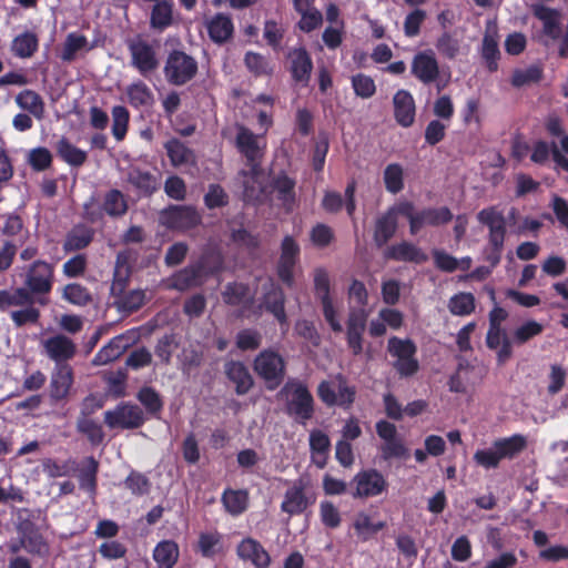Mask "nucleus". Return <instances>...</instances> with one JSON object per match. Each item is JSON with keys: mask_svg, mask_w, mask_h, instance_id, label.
Instances as JSON below:
<instances>
[{"mask_svg": "<svg viewBox=\"0 0 568 568\" xmlns=\"http://www.w3.org/2000/svg\"><path fill=\"white\" fill-rule=\"evenodd\" d=\"M314 291L317 298L326 300L331 297V281L328 272L324 267H316L314 270Z\"/></svg>", "mask_w": 568, "mask_h": 568, "instance_id": "338daca9", "label": "nucleus"}, {"mask_svg": "<svg viewBox=\"0 0 568 568\" xmlns=\"http://www.w3.org/2000/svg\"><path fill=\"white\" fill-rule=\"evenodd\" d=\"M173 0H163L154 3L150 14V27L152 30L163 32L173 24Z\"/></svg>", "mask_w": 568, "mask_h": 568, "instance_id": "a878e982", "label": "nucleus"}, {"mask_svg": "<svg viewBox=\"0 0 568 568\" xmlns=\"http://www.w3.org/2000/svg\"><path fill=\"white\" fill-rule=\"evenodd\" d=\"M375 429L378 437L383 440V444L379 447L383 460L403 458L406 456L407 448L398 436L395 424L381 419L375 424Z\"/></svg>", "mask_w": 568, "mask_h": 568, "instance_id": "9b49d317", "label": "nucleus"}, {"mask_svg": "<svg viewBox=\"0 0 568 568\" xmlns=\"http://www.w3.org/2000/svg\"><path fill=\"white\" fill-rule=\"evenodd\" d=\"M28 162L32 170L42 172L51 166L52 154L47 148L38 146L30 151Z\"/></svg>", "mask_w": 568, "mask_h": 568, "instance_id": "0e129e2a", "label": "nucleus"}, {"mask_svg": "<svg viewBox=\"0 0 568 568\" xmlns=\"http://www.w3.org/2000/svg\"><path fill=\"white\" fill-rule=\"evenodd\" d=\"M136 398L151 416L156 417L163 409V400L153 387L143 386L138 392Z\"/></svg>", "mask_w": 568, "mask_h": 568, "instance_id": "49530a36", "label": "nucleus"}, {"mask_svg": "<svg viewBox=\"0 0 568 568\" xmlns=\"http://www.w3.org/2000/svg\"><path fill=\"white\" fill-rule=\"evenodd\" d=\"M59 158L71 166H81L85 163V151L73 145L67 138H61L55 145Z\"/></svg>", "mask_w": 568, "mask_h": 568, "instance_id": "58836bf2", "label": "nucleus"}, {"mask_svg": "<svg viewBox=\"0 0 568 568\" xmlns=\"http://www.w3.org/2000/svg\"><path fill=\"white\" fill-rule=\"evenodd\" d=\"M534 16L544 24V33L552 39L559 37L560 24L558 10L546 7L544 4H535L532 7Z\"/></svg>", "mask_w": 568, "mask_h": 568, "instance_id": "72a5a7b5", "label": "nucleus"}, {"mask_svg": "<svg viewBox=\"0 0 568 568\" xmlns=\"http://www.w3.org/2000/svg\"><path fill=\"white\" fill-rule=\"evenodd\" d=\"M394 116L403 128H409L415 121V101L406 90H399L393 98Z\"/></svg>", "mask_w": 568, "mask_h": 568, "instance_id": "412c9836", "label": "nucleus"}, {"mask_svg": "<svg viewBox=\"0 0 568 568\" xmlns=\"http://www.w3.org/2000/svg\"><path fill=\"white\" fill-rule=\"evenodd\" d=\"M250 288L243 283H229L222 292L223 302L230 306L241 305L248 296Z\"/></svg>", "mask_w": 568, "mask_h": 568, "instance_id": "6e6d98bb", "label": "nucleus"}, {"mask_svg": "<svg viewBox=\"0 0 568 568\" xmlns=\"http://www.w3.org/2000/svg\"><path fill=\"white\" fill-rule=\"evenodd\" d=\"M128 347V338L124 335L114 336L94 355L92 363L97 366L106 365L118 359Z\"/></svg>", "mask_w": 568, "mask_h": 568, "instance_id": "c756f323", "label": "nucleus"}, {"mask_svg": "<svg viewBox=\"0 0 568 568\" xmlns=\"http://www.w3.org/2000/svg\"><path fill=\"white\" fill-rule=\"evenodd\" d=\"M163 71H197V63L184 51L173 50L168 57Z\"/></svg>", "mask_w": 568, "mask_h": 568, "instance_id": "de8ad7c7", "label": "nucleus"}, {"mask_svg": "<svg viewBox=\"0 0 568 568\" xmlns=\"http://www.w3.org/2000/svg\"><path fill=\"white\" fill-rule=\"evenodd\" d=\"M17 103L24 110H28L37 118H41L43 113V102L40 95L33 91L24 90L17 97Z\"/></svg>", "mask_w": 568, "mask_h": 568, "instance_id": "bf43d9fd", "label": "nucleus"}, {"mask_svg": "<svg viewBox=\"0 0 568 568\" xmlns=\"http://www.w3.org/2000/svg\"><path fill=\"white\" fill-rule=\"evenodd\" d=\"M206 29L210 39L214 43H225L234 32V24L231 17L226 13H216L207 23Z\"/></svg>", "mask_w": 568, "mask_h": 568, "instance_id": "5701e85b", "label": "nucleus"}, {"mask_svg": "<svg viewBox=\"0 0 568 568\" xmlns=\"http://www.w3.org/2000/svg\"><path fill=\"white\" fill-rule=\"evenodd\" d=\"M85 465L79 470L80 487L88 493H95L99 463L93 456L84 460Z\"/></svg>", "mask_w": 568, "mask_h": 568, "instance_id": "c03bdc74", "label": "nucleus"}, {"mask_svg": "<svg viewBox=\"0 0 568 568\" xmlns=\"http://www.w3.org/2000/svg\"><path fill=\"white\" fill-rule=\"evenodd\" d=\"M239 152L246 159L252 174L258 173L262 153L257 143V136L247 128L240 125L235 139Z\"/></svg>", "mask_w": 568, "mask_h": 568, "instance_id": "2eb2a0df", "label": "nucleus"}, {"mask_svg": "<svg viewBox=\"0 0 568 568\" xmlns=\"http://www.w3.org/2000/svg\"><path fill=\"white\" fill-rule=\"evenodd\" d=\"M255 373L265 382L267 389L277 388L285 377L284 358L272 349L262 351L253 362Z\"/></svg>", "mask_w": 568, "mask_h": 568, "instance_id": "0eeeda50", "label": "nucleus"}, {"mask_svg": "<svg viewBox=\"0 0 568 568\" xmlns=\"http://www.w3.org/2000/svg\"><path fill=\"white\" fill-rule=\"evenodd\" d=\"M47 356L54 362V366L69 365L68 361L77 354L75 343L63 334H57L43 342Z\"/></svg>", "mask_w": 568, "mask_h": 568, "instance_id": "dca6fc26", "label": "nucleus"}, {"mask_svg": "<svg viewBox=\"0 0 568 568\" xmlns=\"http://www.w3.org/2000/svg\"><path fill=\"white\" fill-rule=\"evenodd\" d=\"M308 507V501L302 486H293L285 491L281 510L290 516L301 515Z\"/></svg>", "mask_w": 568, "mask_h": 568, "instance_id": "2f4dec72", "label": "nucleus"}, {"mask_svg": "<svg viewBox=\"0 0 568 568\" xmlns=\"http://www.w3.org/2000/svg\"><path fill=\"white\" fill-rule=\"evenodd\" d=\"M197 551L204 558H214L223 552V537L219 531L201 532L197 540Z\"/></svg>", "mask_w": 568, "mask_h": 568, "instance_id": "ea45409f", "label": "nucleus"}, {"mask_svg": "<svg viewBox=\"0 0 568 568\" xmlns=\"http://www.w3.org/2000/svg\"><path fill=\"white\" fill-rule=\"evenodd\" d=\"M131 271L130 266L121 261V255L116 258V264L113 273V281L111 284V294L115 297H120L125 292L129 283Z\"/></svg>", "mask_w": 568, "mask_h": 568, "instance_id": "8fccbe9b", "label": "nucleus"}, {"mask_svg": "<svg viewBox=\"0 0 568 568\" xmlns=\"http://www.w3.org/2000/svg\"><path fill=\"white\" fill-rule=\"evenodd\" d=\"M21 545L31 555H40L47 548V544L39 529L32 521H24L18 527Z\"/></svg>", "mask_w": 568, "mask_h": 568, "instance_id": "393cba45", "label": "nucleus"}, {"mask_svg": "<svg viewBox=\"0 0 568 568\" xmlns=\"http://www.w3.org/2000/svg\"><path fill=\"white\" fill-rule=\"evenodd\" d=\"M295 180L290 178L285 172L277 174L271 183L273 191L276 193L277 200L287 207L292 206L295 202Z\"/></svg>", "mask_w": 568, "mask_h": 568, "instance_id": "c9c22d12", "label": "nucleus"}, {"mask_svg": "<svg viewBox=\"0 0 568 568\" xmlns=\"http://www.w3.org/2000/svg\"><path fill=\"white\" fill-rule=\"evenodd\" d=\"M94 237V231L83 224L75 225L68 232L63 250L65 252H75L85 248L91 244Z\"/></svg>", "mask_w": 568, "mask_h": 568, "instance_id": "7c9ffc66", "label": "nucleus"}, {"mask_svg": "<svg viewBox=\"0 0 568 568\" xmlns=\"http://www.w3.org/2000/svg\"><path fill=\"white\" fill-rule=\"evenodd\" d=\"M291 71H312V59L305 48H294L288 52Z\"/></svg>", "mask_w": 568, "mask_h": 568, "instance_id": "774afa93", "label": "nucleus"}, {"mask_svg": "<svg viewBox=\"0 0 568 568\" xmlns=\"http://www.w3.org/2000/svg\"><path fill=\"white\" fill-rule=\"evenodd\" d=\"M129 182L143 195H151L158 190L156 178L150 172L139 169L129 173Z\"/></svg>", "mask_w": 568, "mask_h": 568, "instance_id": "a18cd8bd", "label": "nucleus"}, {"mask_svg": "<svg viewBox=\"0 0 568 568\" xmlns=\"http://www.w3.org/2000/svg\"><path fill=\"white\" fill-rule=\"evenodd\" d=\"M301 247L295 239L285 235L281 243L280 257L276 263V275L288 288L295 284L294 271L300 262Z\"/></svg>", "mask_w": 568, "mask_h": 568, "instance_id": "1a4fd4ad", "label": "nucleus"}, {"mask_svg": "<svg viewBox=\"0 0 568 568\" xmlns=\"http://www.w3.org/2000/svg\"><path fill=\"white\" fill-rule=\"evenodd\" d=\"M75 427L77 432L85 436L92 446H99L103 443L105 434L102 425L90 418L84 410L78 417Z\"/></svg>", "mask_w": 568, "mask_h": 568, "instance_id": "473e14b6", "label": "nucleus"}, {"mask_svg": "<svg viewBox=\"0 0 568 568\" xmlns=\"http://www.w3.org/2000/svg\"><path fill=\"white\" fill-rule=\"evenodd\" d=\"M103 211L111 217H121L128 212V202L120 190L108 191L103 199Z\"/></svg>", "mask_w": 568, "mask_h": 568, "instance_id": "a19ab883", "label": "nucleus"}, {"mask_svg": "<svg viewBox=\"0 0 568 568\" xmlns=\"http://www.w3.org/2000/svg\"><path fill=\"white\" fill-rule=\"evenodd\" d=\"M262 344V335L256 329L244 328L236 334V347L242 352L255 351Z\"/></svg>", "mask_w": 568, "mask_h": 568, "instance_id": "680f3d73", "label": "nucleus"}, {"mask_svg": "<svg viewBox=\"0 0 568 568\" xmlns=\"http://www.w3.org/2000/svg\"><path fill=\"white\" fill-rule=\"evenodd\" d=\"M387 352L395 358L393 368L400 377H412L419 371V362L416 357L417 346L410 338L389 337Z\"/></svg>", "mask_w": 568, "mask_h": 568, "instance_id": "423d86ee", "label": "nucleus"}, {"mask_svg": "<svg viewBox=\"0 0 568 568\" xmlns=\"http://www.w3.org/2000/svg\"><path fill=\"white\" fill-rule=\"evenodd\" d=\"M202 221L192 206L171 205L160 214V222L170 230L186 231L196 227Z\"/></svg>", "mask_w": 568, "mask_h": 568, "instance_id": "f8f14e48", "label": "nucleus"}, {"mask_svg": "<svg viewBox=\"0 0 568 568\" xmlns=\"http://www.w3.org/2000/svg\"><path fill=\"white\" fill-rule=\"evenodd\" d=\"M353 498L366 499L382 495L387 490L388 483L381 471L375 468L358 471L351 480Z\"/></svg>", "mask_w": 568, "mask_h": 568, "instance_id": "9d476101", "label": "nucleus"}, {"mask_svg": "<svg viewBox=\"0 0 568 568\" xmlns=\"http://www.w3.org/2000/svg\"><path fill=\"white\" fill-rule=\"evenodd\" d=\"M43 468L47 475L51 478L70 476L78 470V463L73 458H69L64 462H58L55 459H47L43 463Z\"/></svg>", "mask_w": 568, "mask_h": 568, "instance_id": "5fc2aeb1", "label": "nucleus"}, {"mask_svg": "<svg viewBox=\"0 0 568 568\" xmlns=\"http://www.w3.org/2000/svg\"><path fill=\"white\" fill-rule=\"evenodd\" d=\"M284 412L295 423L305 426L315 414V400L307 385L297 379L287 381L278 392Z\"/></svg>", "mask_w": 568, "mask_h": 568, "instance_id": "f03ea898", "label": "nucleus"}, {"mask_svg": "<svg viewBox=\"0 0 568 568\" xmlns=\"http://www.w3.org/2000/svg\"><path fill=\"white\" fill-rule=\"evenodd\" d=\"M74 384V372L71 365L54 366L49 384V398L51 404H65L71 395Z\"/></svg>", "mask_w": 568, "mask_h": 568, "instance_id": "ddd939ff", "label": "nucleus"}, {"mask_svg": "<svg viewBox=\"0 0 568 568\" xmlns=\"http://www.w3.org/2000/svg\"><path fill=\"white\" fill-rule=\"evenodd\" d=\"M236 555L243 561H250L255 568H268L271 565L267 550L252 537H246L239 542Z\"/></svg>", "mask_w": 568, "mask_h": 568, "instance_id": "a211bd4d", "label": "nucleus"}, {"mask_svg": "<svg viewBox=\"0 0 568 568\" xmlns=\"http://www.w3.org/2000/svg\"><path fill=\"white\" fill-rule=\"evenodd\" d=\"M124 487L135 496L149 494L151 488L150 479L142 473L131 470L123 481Z\"/></svg>", "mask_w": 568, "mask_h": 568, "instance_id": "13d9d810", "label": "nucleus"}, {"mask_svg": "<svg viewBox=\"0 0 568 568\" xmlns=\"http://www.w3.org/2000/svg\"><path fill=\"white\" fill-rule=\"evenodd\" d=\"M399 203L388 207L379 215L374 225L373 241L376 247H384L396 234L398 229Z\"/></svg>", "mask_w": 568, "mask_h": 568, "instance_id": "4468645a", "label": "nucleus"}, {"mask_svg": "<svg viewBox=\"0 0 568 568\" xmlns=\"http://www.w3.org/2000/svg\"><path fill=\"white\" fill-rule=\"evenodd\" d=\"M166 155L173 166H181L194 161V152L184 142L171 138L164 143Z\"/></svg>", "mask_w": 568, "mask_h": 568, "instance_id": "f704fd0d", "label": "nucleus"}, {"mask_svg": "<svg viewBox=\"0 0 568 568\" xmlns=\"http://www.w3.org/2000/svg\"><path fill=\"white\" fill-rule=\"evenodd\" d=\"M62 297L77 306H87L92 302L90 291L79 283L67 284L63 288Z\"/></svg>", "mask_w": 568, "mask_h": 568, "instance_id": "603ef678", "label": "nucleus"}, {"mask_svg": "<svg viewBox=\"0 0 568 568\" xmlns=\"http://www.w3.org/2000/svg\"><path fill=\"white\" fill-rule=\"evenodd\" d=\"M338 386H337V403L336 406L343 408L344 410L349 409L355 399H356V387L353 385H348L346 378L343 375L337 376Z\"/></svg>", "mask_w": 568, "mask_h": 568, "instance_id": "052dcab7", "label": "nucleus"}, {"mask_svg": "<svg viewBox=\"0 0 568 568\" xmlns=\"http://www.w3.org/2000/svg\"><path fill=\"white\" fill-rule=\"evenodd\" d=\"M38 38L34 33L24 32L12 41V52L20 58L31 57L38 49Z\"/></svg>", "mask_w": 568, "mask_h": 568, "instance_id": "09e8293b", "label": "nucleus"}, {"mask_svg": "<svg viewBox=\"0 0 568 568\" xmlns=\"http://www.w3.org/2000/svg\"><path fill=\"white\" fill-rule=\"evenodd\" d=\"M477 221L488 229L487 241L505 242L507 223L501 211L497 206H489L477 213Z\"/></svg>", "mask_w": 568, "mask_h": 568, "instance_id": "f3484780", "label": "nucleus"}, {"mask_svg": "<svg viewBox=\"0 0 568 568\" xmlns=\"http://www.w3.org/2000/svg\"><path fill=\"white\" fill-rule=\"evenodd\" d=\"M320 517L322 524L329 529H335L339 527L342 523V517L337 507L329 500L321 501Z\"/></svg>", "mask_w": 568, "mask_h": 568, "instance_id": "e2e57ef3", "label": "nucleus"}, {"mask_svg": "<svg viewBox=\"0 0 568 568\" xmlns=\"http://www.w3.org/2000/svg\"><path fill=\"white\" fill-rule=\"evenodd\" d=\"M398 209L400 216L408 220L412 235H416L424 226H439L453 220V213L447 206L425 207L416 211L413 202L403 201L399 202Z\"/></svg>", "mask_w": 568, "mask_h": 568, "instance_id": "20e7f679", "label": "nucleus"}, {"mask_svg": "<svg viewBox=\"0 0 568 568\" xmlns=\"http://www.w3.org/2000/svg\"><path fill=\"white\" fill-rule=\"evenodd\" d=\"M145 420L142 408L131 403H120L113 409L104 412V423L111 429H136Z\"/></svg>", "mask_w": 568, "mask_h": 568, "instance_id": "6e6552de", "label": "nucleus"}, {"mask_svg": "<svg viewBox=\"0 0 568 568\" xmlns=\"http://www.w3.org/2000/svg\"><path fill=\"white\" fill-rule=\"evenodd\" d=\"M126 94L130 105L135 109L151 106L154 101L152 91L143 82L131 84L126 90Z\"/></svg>", "mask_w": 568, "mask_h": 568, "instance_id": "79ce46f5", "label": "nucleus"}, {"mask_svg": "<svg viewBox=\"0 0 568 568\" xmlns=\"http://www.w3.org/2000/svg\"><path fill=\"white\" fill-rule=\"evenodd\" d=\"M204 204L209 210L226 206L229 195L220 184H210L204 195Z\"/></svg>", "mask_w": 568, "mask_h": 568, "instance_id": "69168bd1", "label": "nucleus"}, {"mask_svg": "<svg viewBox=\"0 0 568 568\" xmlns=\"http://www.w3.org/2000/svg\"><path fill=\"white\" fill-rule=\"evenodd\" d=\"M130 114L125 106L115 105L112 109V134L116 141H122L125 138Z\"/></svg>", "mask_w": 568, "mask_h": 568, "instance_id": "4d7b16f0", "label": "nucleus"}, {"mask_svg": "<svg viewBox=\"0 0 568 568\" xmlns=\"http://www.w3.org/2000/svg\"><path fill=\"white\" fill-rule=\"evenodd\" d=\"M223 264V255L219 250L215 248L204 250L200 258L194 263L195 266H199V271L204 278L222 272Z\"/></svg>", "mask_w": 568, "mask_h": 568, "instance_id": "e433bc0d", "label": "nucleus"}, {"mask_svg": "<svg viewBox=\"0 0 568 568\" xmlns=\"http://www.w3.org/2000/svg\"><path fill=\"white\" fill-rule=\"evenodd\" d=\"M386 527V521H373L372 516L365 511L356 514L353 528L357 539L362 542L371 540L375 535Z\"/></svg>", "mask_w": 568, "mask_h": 568, "instance_id": "c85d7f7f", "label": "nucleus"}, {"mask_svg": "<svg viewBox=\"0 0 568 568\" xmlns=\"http://www.w3.org/2000/svg\"><path fill=\"white\" fill-rule=\"evenodd\" d=\"M526 445L527 440L520 434L499 438L490 448L476 450L474 462L486 469L497 468L501 459H513L525 449Z\"/></svg>", "mask_w": 568, "mask_h": 568, "instance_id": "7ed1b4c3", "label": "nucleus"}, {"mask_svg": "<svg viewBox=\"0 0 568 568\" xmlns=\"http://www.w3.org/2000/svg\"><path fill=\"white\" fill-rule=\"evenodd\" d=\"M180 556L179 546L174 540H162L153 550V559L160 568H173Z\"/></svg>", "mask_w": 568, "mask_h": 568, "instance_id": "4c0bfd02", "label": "nucleus"}, {"mask_svg": "<svg viewBox=\"0 0 568 568\" xmlns=\"http://www.w3.org/2000/svg\"><path fill=\"white\" fill-rule=\"evenodd\" d=\"M224 373L227 379L235 385V393L239 396L246 395L254 386V379L248 368L240 361L226 362Z\"/></svg>", "mask_w": 568, "mask_h": 568, "instance_id": "aec40b11", "label": "nucleus"}, {"mask_svg": "<svg viewBox=\"0 0 568 568\" xmlns=\"http://www.w3.org/2000/svg\"><path fill=\"white\" fill-rule=\"evenodd\" d=\"M348 297L358 305L357 308H351L346 321V343L354 356L363 353L364 333L367 327L368 311L365 306L368 304V292L362 281L353 280L348 287Z\"/></svg>", "mask_w": 568, "mask_h": 568, "instance_id": "f257e3e1", "label": "nucleus"}, {"mask_svg": "<svg viewBox=\"0 0 568 568\" xmlns=\"http://www.w3.org/2000/svg\"><path fill=\"white\" fill-rule=\"evenodd\" d=\"M476 307V300L473 293L460 292L453 295L448 301V310L453 315H470Z\"/></svg>", "mask_w": 568, "mask_h": 568, "instance_id": "37998d69", "label": "nucleus"}, {"mask_svg": "<svg viewBox=\"0 0 568 568\" xmlns=\"http://www.w3.org/2000/svg\"><path fill=\"white\" fill-rule=\"evenodd\" d=\"M54 283V265L44 260H34L23 267V284L38 294L37 302L47 305V296Z\"/></svg>", "mask_w": 568, "mask_h": 568, "instance_id": "39448f33", "label": "nucleus"}, {"mask_svg": "<svg viewBox=\"0 0 568 568\" xmlns=\"http://www.w3.org/2000/svg\"><path fill=\"white\" fill-rule=\"evenodd\" d=\"M481 57L487 64L488 71H497L500 51L495 36L488 33L484 36Z\"/></svg>", "mask_w": 568, "mask_h": 568, "instance_id": "864d4df0", "label": "nucleus"}, {"mask_svg": "<svg viewBox=\"0 0 568 568\" xmlns=\"http://www.w3.org/2000/svg\"><path fill=\"white\" fill-rule=\"evenodd\" d=\"M221 503L231 516L237 517L248 508L250 495L246 489L225 488L221 496Z\"/></svg>", "mask_w": 568, "mask_h": 568, "instance_id": "bb28decb", "label": "nucleus"}, {"mask_svg": "<svg viewBox=\"0 0 568 568\" xmlns=\"http://www.w3.org/2000/svg\"><path fill=\"white\" fill-rule=\"evenodd\" d=\"M384 184L385 189L392 193L397 194L404 189V172L398 163H390L384 170Z\"/></svg>", "mask_w": 568, "mask_h": 568, "instance_id": "3c124183", "label": "nucleus"}, {"mask_svg": "<svg viewBox=\"0 0 568 568\" xmlns=\"http://www.w3.org/2000/svg\"><path fill=\"white\" fill-rule=\"evenodd\" d=\"M384 257L389 261L414 264H423L428 261V255L419 246L408 241L387 246Z\"/></svg>", "mask_w": 568, "mask_h": 568, "instance_id": "6ab92c4d", "label": "nucleus"}, {"mask_svg": "<svg viewBox=\"0 0 568 568\" xmlns=\"http://www.w3.org/2000/svg\"><path fill=\"white\" fill-rule=\"evenodd\" d=\"M133 65L139 71H152L156 68L158 61L152 45L145 41L132 42L129 45Z\"/></svg>", "mask_w": 568, "mask_h": 568, "instance_id": "b1692460", "label": "nucleus"}, {"mask_svg": "<svg viewBox=\"0 0 568 568\" xmlns=\"http://www.w3.org/2000/svg\"><path fill=\"white\" fill-rule=\"evenodd\" d=\"M203 282L204 277L200 273L199 266H195L194 263H192L174 273L169 286L176 291L184 292L189 288L201 286Z\"/></svg>", "mask_w": 568, "mask_h": 568, "instance_id": "cd10ccee", "label": "nucleus"}, {"mask_svg": "<svg viewBox=\"0 0 568 568\" xmlns=\"http://www.w3.org/2000/svg\"><path fill=\"white\" fill-rule=\"evenodd\" d=\"M263 304L281 324L286 323L285 294L280 285L271 283L263 295Z\"/></svg>", "mask_w": 568, "mask_h": 568, "instance_id": "4be33fe9", "label": "nucleus"}]
</instances>
